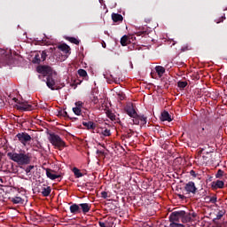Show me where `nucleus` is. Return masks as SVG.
Instances as JSON below:
<instances>
[{
	"mask_svg": "<svg viewBox=\"0 0 227 227\" xmlns=\"http://www.w3.org/2000/svg\"><path fill=\"white\" fill-rule=\"evenodd\" d=\"M37 72L39 74H43V75H46V86L50 88L52 91L55 90H59L58 86H56V80L52 77V67L49 66H41L37 67Z\"/></svg>",
	"mask_w": 227,
	"mask_h": 227,
	"instance_id": "nucleus-1",
	"label": "nucleus"
},
{
	"mask_svg": "<svg viewBox=\"0 0 227 227\" xmlns=\"http://www.w3.org/2000/svg\"><path fill=\"white\" fill-rule=\"evenodd\" d=\"M7 157L13 160V162H17L20 166H24L26 164H30L31 162V155L29 153H7Z\"/></svg>",
	"mask_w": 227,
	"mask_h": 227,
	"instance_id": "nucleus-2",
	"label": "nucleus"
},
{
	"mask_svg": "<svg viewBox=\"0 0 227 227\" xmlns=\"http://www.w3.org/2000/svg\"><path fill=\"white\" fill-rule=\"evenodd\" d=\"M200 134L206 137V139H214L217 132L215 129L209 124L200 123Z\"/></svg>",
	"mask_w": 227,
	"mask_h": 227,
	"instance_id": "nucleus-3",
	"label": "nucleus"
},
{
	"mask_svg": "<svg viewBox=\"0 0 227 227\" xmlns=\"http://www.w3.org/2000/svg\"><path fill=\"white\" fill-rule=\"evenodd\" d=\"M49 141H50V143H51V145L53 146H57V148H59V150H61V148H65V146H67V145L65 144V141H63V139H61V137L59 135H56L54 133L50 134Z\"/></svg>",
	"mask_w": 227,
	"mask_h": 227,
	"instance_id": "nucleus-4",
	"label": "nucleus"
},
{
	"mask_svg": "<svg viewBox=\"0 0 227 227\" xmlns=\"http://www.w3.org/2000/svg\"><path fill=\"white\" fill-rule=\"evenodd\" d=\"M16 137L18 138V141L23 145V146H26V145L31 141V135H28L27 132L18 133Z\"/></svg>",
	"mask_w": 227,
	"mask_h": 227,
	"instance_id": "nucleus-5",
	"label": "nucleus"
},
{
	"mask_svg": "<svg viewBox=\"0 0 227 227\" xmlns=\"http://www.w3.org/2000/svg\"><path fill=\"white\" fill-rule=\"evenodd\" d=\"M184 214V210H179V211H174L170 214L169 215V222L173 223H180V220L182 221V217Z\"/></svg>",
	"mask_w": 227,
	"mask_h": 227,
	"instance_id": "nucleus-6",
	"label": "nucleus"
},
{
	"mask_svg": "<svg viewBox=\"0 0 227 227\" xmlns=\"http://www.w3.org/2000/svg\"><path fill=\"white\" fill-rule=\"evenodd\" d=\"M124 111L128 116L130 118L137 116V112H136V108L134 107V104L129 103L125 107Z\"/></svg>",
	"mask_w": 227,
	"mask_h": 227,
	"instance_id": "nucleus-7",
	"label": "nucleus"
},
{
	"mask_svg": "<svg viewBox=\"0 0 227 227\" xmlns=\"http://www.w3.org/2000/svg\"><path fill=\"white\" fill-rule=\"evenodd\" d=\"M184 191H186L187 194H196V192H198V188L194 182L190 181L184 185Z\"/></svg>",
	"mask_w": 227,
	"mask_h": 227,
	"instance_id": "nucleus-8",
	"label": "nucleus"
},
{
	"mask_svg": "<svg viewBox=\"0 0 227 227\" xmlns=\"http://www.w3.org/2000/svg\"><path fill=\"white\" fill-rule=\"evenodd\" d=\"M131 118H133L132 121L134 125H146L147 123V118L145 115H139L137 114V116Z\"/></svg>",
	"mask_w": 227,
	"mask_h": 227,
	"instance_id": "nucleus-9",
	"label": "nucleus"
},
{
	"mask_svg": "<svg viewBox=\"0 0 227 227\" xmlns=\"http://www.w3.org/2000/svg\"><path fill=\"white\" fill-rule=\"evenodd\" d=\"M192 217H196V213H187L184 211V214L182 216L181 223H186L192 221Z\"/></svg>",
	"mask_w": 227,
	"mask_h": 227,
	"instance_id": "nucleus-10",
	"label": "nucleus"
},
{
	"mask_svg": "<svg viewBox=\"0 0 227 227\" xmlns=\"http://www.w3.org/2000/svg\"><path fill=\"white\" fill-rule=\"evenodd\" d=\"M18 109L20 111H32L33 106L29 105L27 102H18Z\"/></svg>",
	"mask_w": 227,
	"mask_h": 227,
	"instance_id": "nucleus-11",
	"label": "nucleus"
},
{
	"mask_svg": "<svg viewBox=\"0 0 227 227\" xmlns=\"http://www.w3.org/2000/svg\"><path fill=\"white\" fill-rule=\"evenodd\" d=\"M70 205L71 206L69 207V210L71 214H73L74 215H76V214H81L79 204L70 202Z\"/></svg>",
	"mask_w": 227,
	"mask_h": 227,
	"instance_id": "nucleus-12",
	"label": "nucleus"
},
{
	"mask_svg": "<svg viewBox=\"0 0 227 227\" xmlns=\"http://www.w3.org/2000/svg\"><path fill=\"white\" fill-rule=\"evenodd\" d=\"M46 176H48L50 180H56V178H61V175L54 174V170L51 168H46Z\"/></svg>",
	"mask_w": 227,
	"mask_h": 227,
	"instance_id": "nucleus-13",
	"label": "nucleus"
},
{
	"mask_svg": "<svg viewBox=\"0 0 227 227\" xmlns=\"http://www.w3.org/2000/svg\"><path fill=\"white\" fill-rule=\"evenodd\" d=\"M212 189H223L224 188V182L221 180H216L211 183Z\"/></svg>",
	"mask_w": 227,
	"mask_h": 227,
	"instance_id": "nucleus-14",
	"label": "nucleus"
},
{
	"mask_svg": "<svg viewBox=\"0 0 227 227\" xmlns=\"http://www.w3.org/2000/svg\"><path fill=\"white\" fill-rule=\"evenodd\" d=\"M80 205V209L82 214H88L90 210H91V204L90 203H81Z\"/></svg>",
	"mask_w": 227,
	"mask_h": 227,
	"instance_id": "nucleus-15",
	"label": "nucleus"
},
{
	"mask_svg": "<svg viewBox=\"0 0 227 227\" xmlns=\"http://www.w3.org/2000/svg\"><path fill=\"white\" fill-rule=\"evenodd\" d=\"M160 120L161 121H173V119H171V115L168 111H163L161 113Z\"/></svg>",
	"mask_w": 227,
	"mask_h": 227,
	"instance_id": "nucleus-16",
	"label": "nucleus"
},
{
	"mask_svg": "<svg viewBox=\"0 0 227 227\" xmlns=\"http://www.w3.org/2000/svg\"><path fill=\"white\" fill-rule=\"evenodd\" d=\"M59 51H61L62 52H65V54H70V46L67 43H62L60 45H58Z\"/></svg>",
	"mask_w": 227,
	"mask_h": 227,
	"instance_id": "nucleus-17",
	"label": "nucleus"
},
{
	"mask_svg": "<svg viewBox=\"0 0 227 227\" xmlns=\"http://www.w3.org/2000/svg\"><path fill=\"white\" fill-rule=\"evenodd\" d=\"M83 127H86L88 130H95L97 129V124L93 121H83L82 122Z\"/></svg>",
	"mask_w": 227,
	"mask_h": 227,
	"instance_id": "nucleus-18",
	"label": "nucleus"
},
{
	"mask_svg": "<svg viewBox=\"0 0 227 227\" xmlns=\"http://www.w3.org/2000/svg\"><path fill=\"white\" fill-rule=\"evenodd\" d=\"M12 61V55L5 54L2 55V59H0V63H4L5 65H8Z\"/></svg>",
	"mask_w": 227,
	"mask_h": 227,
	"instance_id": "nucleus-19",
	"label": "nucleus"
},
{
	"mask_svg": "<svg viewBox=\"0 0 227 227\" xmlns=\"http://www.w3.org/2000/svg\"><path fill=\"white\" fill-rule=\"evenodd\" d=\"M155 70L159 77H162L166 74V68L162 66H156Z\"/></svg>",
	"mask_w": 227,
	"mask_h": 227,
	"instance_id": "nucleus-20",
	"label": "nucleus"
},
{
	"mask_svg": "<svg viewBox=\"0 0 227 227\" xmlns=\"http://www.w3.org/2000/svg\"><path fill=\"white\" fill-rule=\"evenodd\" d=\"M112 20L114 22H123V16L119 13H112Z\"/></svg>",
	"mask_w": 227,
	"mask_h": 227,
	"instance_id": "nucleus-21",
	"label": "nucleus"
},
{
	"mask_svg": "<svg viewBox=\"0 0 227 227\" xmlns=\"http://www.w3.org/2000/svg\"><path fill=\"white\" fill-rule=\"evenodd\" d=\"M129 43H130V39L127 35H123L121 38V45H122V47H125L129 45Z\"/></svg>",
	"mask_w": 227,
	"mask_h": 227,
	"instance_id": "nucleus-22",
	"label": "nucleus"
},
{
	"mask_svg": "<svg viewBox=\"0 0 227 227\" xmlns=\"http://www.w3.org/2000/svg\"><path fill=\"white\" fill-rule=\"evenodd\" d=\"M51 191L52 189H51V186L43 187L41 193L43 194V196H44V198H47V196L51 195Z\"/></svg>",
	"mask_w": 227,
	"mask_h": 227,
	"instance_id": "nucleus-23",
	"label": "nucleus"
},
{
	"mask_svg": "<svg viewBox=\"0 0 227 227\" xmlns=\"http://www.w3.org/2000/svg\"><path fill=\"white\" fill-rule=\"evenodd\" d=\"M205 200H207V203H213L215 204L217 203V195L215 196H207L205 198Z\"/></svg>",
	"mask_w": 227,
	"mask_h": 227,
	"instance_id": "nucleus-24",
	"label": "nucleus"
},
{
	"mask_svg": "<svg viewBox=\"0 0 227 227\" xmlns=\"http://www.w3.org/2000/svg\"><path fill=\"white\" fill-rule=\"evenodd\" d=\"M106 116L109 118L112 121H118V119H116V115L113 114L111 110L106 111Z\"/></svg>",
	"mask_w": 227,
	"mask_h": 227,
	"instance_id": "nucleus-25",
	"label": "nucleus"
},
{
	"mask_svg": "<svg viewBox=\"0 0 227 227\" xmlns=\"http://www.w3.org/2000/svg\"><path fill=\"white\" fill-rule=\"evenodd\" d=\"M73 173L76 178H82V176H84L82 173H81V170L77 168H73Z\"/></svg>",
	"mask_w": 227,
	"mask_h": 227,
	"instance_id": "nucleus-26",
	"label": "nucleus"
},
{
	"mask_svg": "<svg viewBox=\"0 0 227 227\" xmlns=\"http://www.w3.org/2000/svg\"><path fill=\"white\" fill-rule=\"evenodd\" d=\"M32 63L35 64V65H40V63H42V59L40 54L36 53L35 55L34 59L32 60Z\"/></svg>",
	"mask_w": 227,
	"mask_h": 227,
	"instance_id": "nucleus-27",
	"label": "nucleus"
},
{
	"mask_svg": "<svg viewBox=\"0 0 227 227\" xmlns=\"http://www.w3.org/2000/svg\"><path fill=\"white\" fill-rule=\"evenodd\" d=\"M12 201L14 203V205H19L24 203V200L20 197H14L12 199Z\"/></svg>",
	"mask_w": 227,
	"mask_h": 227,
	"instance_id": "nucleus-28",
	"label": "nucleus"
},
{
	"mask_svg": "<svg viewBox=\"0 0 227 227\" xmlns=\"http://www.w3.org/2000/svg\"><path fill=\"white\" fill-rule=\"evenodd\" d=\"M67 40L70 42L71 43H74V45H79L80 41L75 37H67Z\"/></svg>",
	"mask_w": 227,
	"mask_h": 227,
	"instance_id": "nucleus-29",
	"label": "nucleus"
},
{
	"mask_svg": "<svg viewBox=\"0 0 227 227\" xmlns=\"http://www.w3.org/2000/svg\"><path fill=\"white\" fill-rule=\"evenodd\" d=\"M132 136H134V130L129 129L128 131H126V134L123 136V137H126L127 139H130Z\"/></svg>",
	"mask_w": 227,
	"mask_h": 227,
	"instance_id": "nucleus-30",
	"label": "nucleus"
},
{
	"mask_svg": "<svg viewBox=\"0 0 227 227\" xmlns=\"http://www.w3.org/2000/svg\"><path fill=\"white\" fill-rule=\"evenodd\" d=\"M78 75H80V77H88V72L84 69H79Z\"/></svg>",
	"mask_w": 227,
	"mask_h": 227,
	"instance_id": "nucleus-31",
	"label": "nucleus"
},
{
	"mask_svg": "<svg viewBox=\"0 0 227 227\" xmlns=\"http://www.w3.org/2000/svg\"><path fill=\"white\" fill-rule=\"evenodd\" d=\"M187 82H182V81H179L177 82V86L178 88H180L181 90H184V88H186L187 87Z\"/></svg>",
	"mask_w": 227,
	"mask_h": 227,
	"instance_id": "nucleus-32",
	"label": "nucleus"
},
{
	"mask_svg": "<svg viewBox=\"0 0 227 227\" xmlns=\"http://www.w3.org/2000/svg\"><path fill=\"white\" fill-rule=\"evenodd\" d=\"M169 227H185V225L177 222H170Z\"/></svg>",
	"mask_w": 227,
	"mask_h": 227,
	"instance_id": "nucleus-33",
	"label": "nucleus"
},
{
	"mask_svg": "<svg viewBox=\"0 0 227 227\" xmlns=\"http://www.w3.org/2000/svg\"><path fill=\"white\" fill-rule=\"evenodd\" d=\"M224 176V172L223 169H218L216 174H215V178H222Z\"/></svg>",
	"mask_w": 227,
	"mask_h": 227,
	"instance_id": "nucleus-34",
	"label": "nucleus"
},
{
	"mask_svg": "<svg viewBox=\"0 0 227 227\" xmlns=\"http://www.w3.org/2000/svg\"><path fill=\"white\" fill-rule=\"evenodd\" d=\"M73 113L76 114V116H81L82 111L80 108H77V106L73 107Z\"/></svg>",
	"mask_w": 227,
	"mask_h": 227,
	"instance_id": "nucleus-35",
	"label": "nucleus"
},
{
	"mask_svg": "<svg viewBox=\"0 0 227 227\" xmlns=\"http://www.w3.org/2000/svg\"><path fill=\"white\" fill-rule=\"evenodd\" d=\"M75 107H77L78 109H82L84 103L82 101H77L74 103Z\"/></svg>",
	"mask_w": 227,
	"mask_h": 227,
	"instance_id": "nucleus-36",
	"label": "nucleus"
},
{
	"mask_svg": "<svg viewBox=\"0 0 227 227\" xmlns=\"http://www.w3.org/2000/svg\"><path fill=\"white\" fill-rule=\"evenodd\" d=\"M59 116H63V118H68V113L65 110H61L59 112Z\"/></svg>",
	"mask_w": 227,
	"mask_h": 227,
	"instance_id": "nucleus-37",
	"label": "nucleus"
},
{
	"mask_svg": "<svg viewBox=\"0 0 227 227\" xmlns=\"http://www.w3.org/2000/svg\"><path fill=\"white\" fill-rule=\"evenodd\" d=\"M101 134L103 136L109 137L111 136V130L107 129H102Z\"/></svg>",
	"mask_w": 227,
	"mask_h": 227,
	"instance_id": "nucleus-38",
	"label": "nucleus"
},
{
	"mask_svg": "<svg viewBox=\"0 0 227 227\" xmlns=\"http://www.w3.org/2000/svg\"><path fill=\"white\" fill-rule=\"evenodd\" d=\"M224 214H226V212L223 211V210L218 211V213L216 214V219H217V220L222 219V218H223V215H224Z\"/></svg>",
	"mask_w": 227,
	"mask_h": 227,
	"instance_id": "nucleus-39",
	"label": "nucleus"
},
{
	"mask_svg": "<svg viewBox=\"0 0 227 227\" xmlns=\"http://www.w3.org/2000/svg\"><path fill=\"white\" fill-rule=\"evenodd\" d=\"M39 55L41 56V61H45V59H47V52L45 51H43Z\"/></svg>",
	"mask_w": 227,
	"mask_h": 227,
	"instance_id": "nucleus-40",
	"label": "nucleus"
},
{
	"mask_svg": "<svg viewBox=\"0 0 227 227\" xmlns=\"http://www.w3.org/2000/svg\"><path fill=\"white\" fill-rule=\"evenodd\" d=\"M32 169H35V166L29 165L28 167H27V168L25 169L26 174H27V175H31V170H32Z\"/></svg>",
	"mask_w": 227,
	"mask_h": 227,
	"instance_id": "nucleus-41",
	"label": "nucleus"
},
{
	"mask_svg": "<svg viewBox=\"0 0 227 227\" xmlns=\"http://www.w3.org/2000/svg\"><path fill=\"white\" fill-rule=\"evenodd\" d=\"M117 96L119 100H125V93L120 91V92H117Z\"/></svg>",
	"mask_w": 227,
	"mask_h": 227,
	"instance_id": "nucleus-42",
	"label": "nucleus"
},
{
	"mask_svg": "<svg viewBox=\"0 0 227 227\" xmlns=\"http://www.w3.org/2000/svg\"><path fill=\"white\" fill-rule=\"evenodd\" d=\"M110 77L113 79V81L112 82H108L109 84H111V82H115V84H118V78H114L113 76V74H111Z\"/></svg>",
	"mask_w": 227,
	"mask_h": 227,
	"instance_id": "nucleus-43",
	"label": "nucleus"
},
{
	"mask_svg": "<svg viewBox=\"0 0 227 227\" xmlns=\"http://www.w3.org/2000/svg\"><path fill=\"white\" fill-rule=\"evenodd\" d=\"M143 35H148V32L147 31H140V32L137 33V36H141Z\"/></svg>",
	"mask_w": 227,
	"mask_h": 227,
	"instance_id": "nucleus-44",
	"label": "nucleus"
},
{
	"mask_svg": "<svg viewBox=\"0 0 227 227\" xmlns=\"http://www.w3.org/2000/svg\"><path fill=\"white\" fill-rule=\"evenodd\" d=\"M101 198H104V200H106L107 198V192H101Z\"/></svg>",
	"mask_w": 227,
	"mask_h": 227,
	"instance_id": "nucleus-45",
	"label": "nucleus"
},
{
	"mask_svg": "<svg viewBox=\"0 0 227 227\" xmlns=\"http://www.w3.org/2000/svg\"><path fill=\"white\" fill-rule=\"evenodd\" d=\"M190 175H191L192 176H194V178H196V171L191 170V171H190Z\"/></svg>",
	"mask_w": 227,
	"mask_h": 227,
	"instance_id": "nucleus-46",
	"label": "nucleus"
},
{
	"mask_svg": "<svg viewBox=\"0 0 227 227\" xmlns=\"http://www.w3.org/2000/svg\"><path fill=\"white\" fill-rule=\"evenodd\" d=\"M98 224L100 227H109V226L106 225V223H104V222H99Z\"/></svg>",
	"mask_w": 227,
	"mask_h": 227,
	"instance_id": "nucleus-47",
	"label": "nucleus"
},
{
	"mask_svg": "<svg viewBox=\"0 0 227 227\" xmlns=\"http://www.w3.org/2000/svg\"><path fill=\"white\" fill-rule=\"evenodd\" d=\"M97 154L98 155H105V153H104V151L98 150Z\"/></svg>",
	"mask_w": 227,
	"mask_h": 227,
	"instance_id": "nucleus-48",
	"label": "nucleus"
},
{
	"mask_svg": "<svg viewBox=\"0 0 227 227\" xmlns=\"http://www.w3.org/2000/svg\"><path fill=\"white\" fill-rule=\"evenodd\" d=\"M177 196H178L179 200H185V196L184 195L178 194Z\"/></svg>",
	"mask_w": 227,
	"mask_h": 227,
	"instance_id": "nucleus-49",
	"label": "nucleus"
},
{
	"mask_svg": "<svg viewBox=\"0 0 227 227\" xmlns=\"http://www.w3.org/2000/svg\"><path fill=\"white\" fill-rule=\"evenodd\" d=\"M92 102H94V104H97V102H98V98L94 97V98L92 99Z\"/></svg>",
	"mask_w": 227,
	"mask_h": 227,
	"instance_id": "nucleus-50",
	"label": "nucleus"
},
{
	"mask_svg": "<svg viewBox=\"0 0 227 227\" xmlns=\"http://www.w3.org/2000/svg\"><path fill=\"white\" fill-rule=\"evenodd\" d=\"M134 47H135L134 44L129 45V51H134Z\"/></svg>",
	"mask_w": 227,
	"mask_h": 227,
	"instance_id": "nucleus-51",
	"label": "nucleus"
},
{
	"mask_svg": "<svg viewBox=\"0 0 227 227\" xmlns=\"http://www.w3.org/2000/svg\"><path fill=\"white\" fill-rule=\"evenodd\" d=\"M223 19H226V17H224V16H223V17H222V18H221V20L216 21V24H219L220 22H223Z\"/></svg>",
	"mask_w": 227,
	"mask_h": 227,
	"instance_id": "nucleus-52",
	"label": "nucleus"
},
{
	"mask_svg": "<svg viewBox=\"0 0 227 227\" xmlns=\"http://www.w3.org/2000/svg\"><path fill=\"white\" fill-rule=\"evenodd\" d=\"M1 184H4V179H3V177L0 176V185Z\"/></svg>",
	"mask_w": 227,
	"mask_h": 227,
	"instance_id": "nucleus-53",
	"label": "nucleus"
},
{
	"mask_svg": "<svg viewBox=\"0 0 227 227\" xmlns=\"http://www.w3.org/2000/svg\"><path fill=\"white\" fill-rule=\"evenodd\" d=\"M74 82H75V84H81V82H82V81L77 80V81H75Z\"/></svg>",
	"mask_w": 227,
	"mask_h": 227,
	"instance_id": "nucleus-54",
	"label": "nucleus"
},
{
	"mask_svg": "<svg viewBox=\"0 0 227 227\" xmlns=\"http://www.w3.org/2000/svg\"><path fill=\"white\" fill-rule=\"evenodd\" d=\"M212 178H213L212 176L209 177V179H208L209 182H212Z\"/></svg>",
	"mask_w": 227,
	"mask_h": 227,
	"instance_id": "nucleus-55",
	"label": "nucleus"
},
{
	"mask_svg": "<svg viewBox=\"0 0 227 227\" xmlns=\"http://www.w3.org/2000/svg\"><path fill=\"white\" fill-rule=\"evenodd\" d=\"M204 160H207V156H203Z\"/></svg>",
	"mask_w": 227,
	"mask_h": 227,
	"instance_id": "nucleus-56",
	"label": "nucleus"
},
{
	"mask_svg": "<svg viewBox=\"0 0 227 227\" xmlns=\"http://www.w3.org/2000/svg\"><path fill=\"white\" fill-rule=\"evenodd\" d=\"M151 75L153 77V73H151Z\"/></svg>",
	"mask_w": 227,
	"mask_h": 227,
	"instance_id": "nucleus-57",
	"label": "nucleus"
},
{
	"mask_svg": "<svg viewBox=\"0 0 227 227\" xmlns=\"http://www.w3.org/2000/svg\"><path fill=\"white\" fill-rule=\"evenodd\" d=\"M175 43H173V45H175Z\"/></svg>",
	"mask_w": 227,
	"mask_h": 227,
	"instance_id": "nucleus-58",
	"label": "nucleus"
},
{
	"mask_svg": "<svg viewBox=\"0 0 227 227\" xmlns=\"http://www.w3.org/2000/svg\"><path fill=\"white\" fill-rule=\"evenodd\" d=\"M103 47H106L105 44H103Z\"/></svg>",
	"mask_w": 227,
	"mask_h": 227,
	"instance_id": "nucleus-59",
	"label": "nucleus"
},
{
	"mask_svg": "<svg viewBox=\"0 0 227 227\" xmlns=\"http://www.w3.org/2000/svg\"><path fill=\"white\" fill-rule=\"evenodd\" d=\"M103 47H106L105 44H103Z\"/></svg>",
	"mask_w": 227,
	"mask_h": 227,
	"instance_id": "nucleus-60",
	"label": "nucleus"
}]
</instances>
